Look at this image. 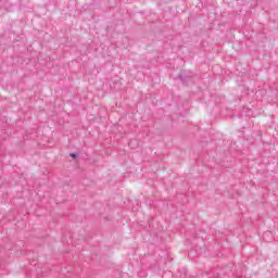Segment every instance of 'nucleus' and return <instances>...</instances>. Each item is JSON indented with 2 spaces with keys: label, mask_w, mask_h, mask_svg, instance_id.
I'll use <instances>...</instances> for the list:
<instances>
[{
  "label": "nucleus",
  "mask_w": 278,
  "mask_h": 278,
  "mask_svg": "<svg viewBox=\"0 0 278 278\" xmlns=\"http://www.w3.org/2000/svg\"><path fill=\"white\" fill-rule=\"evenodd\" d=\"M71 156H72V157H76V155H75V154H71Z\"/></svg>",
  "instance_id": "nucleus-1"
}]
</instances>
